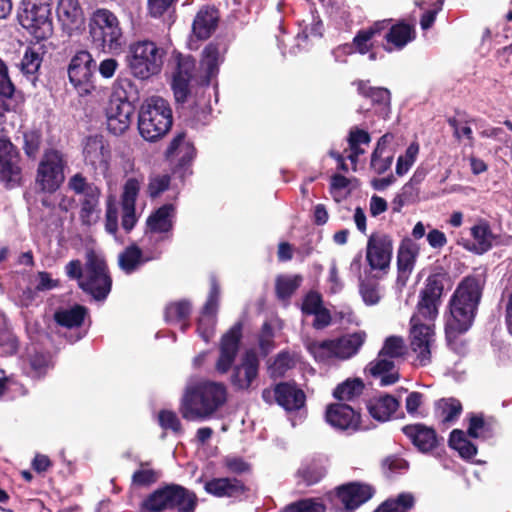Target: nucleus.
Instances as JSON below:
<instances>
[{"label":"nucleus","instance_id":"4468645a","mask_svg":"<svg viewBox=\"0 0 512 512\" xmlns=\"http://www.w3.org/2000/svg\"><path fill=\"white\" fill-rule=\"evenodd\" d=\"M134 106L119 92H114L106 108L107 128L114 135L123 134L131 124Z\"/></svg>","mask_w":512,"mask_h":512},{"label":"nucleus","instance_id":"0e129e2a","mask_svg":"<svg viewBox=\"0 0 512 512\" xmlns=\"http://www.w3.org/2000/svg\"><path fill=\"white\" fill-rule=\"evenodd\" d=\"M158 420L163 429H170L175 433L181 432V422L175 412L162 410L159 413Z\"/></svg>","mask_w":512,"mask_h":512},{"label":"nucleus","instance_id":"ea45409f","mask_svg":"<svg viewBox=\"0 0 512 512\" xmlns=\"http://www.w3.org/2000/svg\"><path fill=\"white\" fill-rule=\"evenodd\" d=\"M100 195L101 192L90 196L86 195V197H83L81 200L79 218L83 225L91 226L99 220L101 212L99 208Z\"/></svg>","mask_w":512,"mask_h":512},{"label":"nucleus","instance_id":"603ef678","mask_svg":"<svg viewBox=\"0 0 512 512\" xmlns=\"http://www.w3.org/2000/svg\"><path fill=\"white\" fill-rule=\"evenodd\" d=\"M420 189L407 182L393 200V210L400 212L405 205L416 203L419 200Z\"/></svg>","mask_w":512,"mask_h":512},{"label":"nucleus","instance_id":"e2e57ef3","mask_svg":"<svg viewBox=\"0 0 512 512\" xmlns=\"http://www.w3.org/2000/svg\"><path fill=\"white\" fill-rule=\"evenodd\" d=\"M360 294L367 305H375L381 298L379 285L371 282L361 283Z\"/></svg>","mask_w":512,"mask_h":512},{"label":"nucleus","instance_id":"49530a36","mask_svg":"<svg viewBox=\"0 0 512 512\" xmlns=\"http://www.w3.org/2000/svg\"><path fill=\"white\" fill-rule=\"evenodd\" d=\"M161 477V471L150 468L149 462H140L139 469L132 475V484L146 487L156 483Z\"/></svg>","mask_w":512,"mask_h":512},{"label":"nucleus","instance_id":"774afa93","mask_svg":"<svg viewBox=\"0 0 512 512\" xmlns=\"http://www.w3.org/2000/svg\"><path fill=\"white\" fill-rule=\"evenodd\" d=\"M14 90V85L8 75V68L0 59V97L11 98Z\"/></svg>","mask_w":512,"mask_h":512},{"label":"nucleus","instance_id":"bb28decb","mask_svg":"<svg viewBox=\"0 0 512 512\" xmlns=\"http://www.w3.org/2000/svg\"><path fill=\"white\" fill-rule=\"evenodd\" d=\"M366 371L373 377L380 379L381 386H389L395 384L399 380V372L392 359L384 357L380 354L371 361Z\"/></svg>","mask_w":512,"mask_h":512},{"label":"nucleus","instance_id":"b1692460","mask_svg":"<svg viewBox=\"0 0 512 512\" xmlns=\"http://www.w3.org/2000/svg\"><path fill=\"white\" fill-rule=\"evenodd\" d=\"M373 489L369 485L350 483L338 488L337 496L344 505L346 512H351L373 495Z\"/></svg>","mask_w":512,"mask_h":512},{"label":"nucleus","instance_id":"de8ad7c7","mask_svg":"<svg viewBox=\"0 0 512 512\" xmlns=\"http://www.w3.org/2000/svg\"><path fill=\"white\" fill-rule=\"evenodd\" d=\"M172 238L171 235L164 234L161 232H152V230L146 229L144 237H143V248L142 250L145 252L147 256L151 254L157 253L158 259L162 255V250L160 248L161 244L167 241H170Z\"/></svg>","mask_w":512,"mask_h":512},{"label":"nucleus","instance_id":"1a4fd4ad","mask_svg":"<svg viewBox=\"0 0 512 512\" xmlns=\"http://www.w3.org/2000/svg\"><path fill=\"white\" fill-rule=\"evenodd\" d=\"M49 0H23L18 20L37 40L48 38L53 32Z\"/></svg>","mask_w":512,"mask_h":512},{"label":"nucleus","instance_id":"c03bdc74","mask_svg":"<svg viewBox=\"0 0 512 512\" xmlns=\"http://www.w3.org/2000/svg\"><path fill=\"white\" fill-rule=\"evenodd\" d=\"M42 63L41 53L35 48L28 47L20 63V69L32 83L35 82V74L38 72Z\"/></svg>","mask_w":512,"mask_h":512},{"label":"nucleus","instance_id":"7c9ffc66","mask_svg":"<svg viewBox=\"0 0 512 512\" xmlns=\"http://www.w3.org/2000/svg\"><path fill=\"white\" fill-rule=\"evenodd\" d=\"M415 38L413 26L406 23H398L392 25L385 35V50L392 52L393 50L403 49L409 42Z\"/></svg>","mask_w":512,"mask_h":512},{"label":"nucleus","instance_id":"4d7b16f0","mask_svg":"<svg viewBox=\"0 0 512 512\" xmlns=\"http://www.w3.org/2000/svg\"><path fill=\"white\" fill-rule=\"evenodd\" d=\"M419 153V145L416 142L411 143L404 155L399 156L396 163V174L403 176L415 163Z\"/></svg>","mask_w":512,"mask_h":512},{"label":"nucleus","instance_id":"f3484780","mask_svg":"<svg viewBox=\"0 0 512 512\" xmlns=\"http://www.w3.org/2000/svg\"><path fill=\"white\" fill-rule=\"evenodd\" d=\"M20 179L18 152L8 139L0 137V181L13 187L19 184Z\"/></svg>","mask_w":512,"mask_h":512},{"label":"nucleus","instance_id":"4be33fe9","mask_svg":"<svg viewBox=\"0 0 512 512\" xmlns=\"http://www.w3.org/2000/svg\"><path fill=\"white\" fill-rule=\"evenodd\" d=\"M419 245L410 238L402 240L397 254V283L404 286L412 273L419 255Z\"/></svg>","mask_w":512,"mask_h":512},{"label":"nucleus","instance_id":"6e6552de","mask_svg":"<svg viewBox=\"0 0 512 512\" xmlns=\"http://www.w3.org/2000/svg\"><path fill=\"white\" fill-rule=\"evenodd\" d=\"M164 50L153 41L143 40L130 46L128 66L131 74L145 80L161 71Z\"/></svg>","mask_w":512,"mask_h":512},{"label":"nucleus","instance_id":"6e6d98bb","mask_svg":"<svg viewBox=\"0 0 512 512\" xmlns=\"http://www.w3.org/2000/svg\"><path fill=\"white\" fill-rule=\"evenodd\" d=\"M52 367L51 356L48 353H34L30 358V375L35 378L44 376Z\"/></svg>","mask_w":512,"mask_h":512},{"label":"nucleus","instance_id":"e433bc0d","mask_svg":"<svg viewBox=\"0 0 512 512\" xmlns=\"http://www.w3.org/2000/svg\"><path fill=\"white\" fill-rule=\"evenodd\" d=\"M462 404L456 398H442L435 404L437 418L444 425L454 424L462 413Z\"/></svg>","mask_w":512,"mask_h":512},{"label":"nucleus","instance_id":"aec40b11","mask_svg":"<svg viewBox=\"0 0 512 512\" xmlns=\"http://www.w3.org/2000/svg\"><path fill=\"white\" fill-rule=\"evenodd\" d=\"M326 421L336 429L356 431L360 425V415L351 406L336 403L328 406Z\"/></svg>","mask_w":512,"mask_h":512},{"label":"nucleus","instance_id":"5701e85b","mask_svg":"<svg viewBox=\"0 0 512 512\" xmlns=\"http://www.w3.org/2000/svg\"><path fill=\"white\" fill-rule=\"evenodd\" d=\"M402 432L410 442L422 453H428L437 446V435L433 428L421 423L402 427Z\"/></svg>","mask_w":512,"mask_h":512},{"label":"nucleus","instance_id":"a211bd4d","mask_svg":"<svg viewBox=\"0 0 512 512\" xmlns=\"http://www.w3.org/2000/svg\"><path fill=\"white\" fill-rule=\"evenodd\" d=\"M210 292L208 295V299L203 307L201 316L198 320L197 331L199 336L205 341L208 342L211 337L214 335L216 318L215 315L218 309V302L220 297V288L215 279V277H211L210 280Z\"/></svg>","mask_w":512,"mask_h":512},{"label":"nucleus","instance_id":"37998d69","mask_svg":"<svg viewBox=\"0 0 512 512\" xmlns=\"http://www.w3.org/2000/svg\"><path fill=\"white\" fill-rule=\"evenodd\" d=\"M86 309L82 306H75L71 309L61 310L55 313V321L67 328L80 327L84 321Z\"/></svg>","mask_w":512,"mask_h":512},{"label":"nucleus","instance_id":"7ed1b4c3","mask_svg":"<svg viewBox=\"0 0 512 512\" xmlns=\"http://www.w3.org/2000/svg\"><path fill=\"white\" fill-rule=\"evenodd\" d=\"M70 279L78 281L79 287L93 299L103 301L111 291L112 279L104 257L95 251H88L85 264L80 260H72L65 266Z\"/></svg>","mask_w":512,"mask_h":512},{"label":"nucleus","instance_id":"bf43d9fd","mask_svg":"<svg viewBox=\"0 0 512 512\" xmlns=\"http://www.w3.org/2000/svg\"><path fill=\"white\" fill-rule=\"evenodd\" d=\"M171 177L169 174H152L149 177L147 193L151 198L159 197L169 188Z\"/></svg>","mask_w":512,"mask_h":512},{"label":"nucleus","instance_id":"2eb2a0df","mask_svg":"<svg viewBox=\"0 0 512 512\" xmlns=\"http://www.w3.org/2000/svg\"><path fill=\"white\" fill-rule=\"evenodd\" d=\"M96 62L92 55L86 50L78 51L70 61L68 66V76L70 82L76 88H80L83 92L87 93L93 87L91 80Z\"/></svg>","mask_w":512,"mask_h":512},{"label":"nucleus","instance_id":"9b49d317","mask_svg":"<svg viewBox=\"0 0 512 512\" xmlns=\"http://www.w3.org/2000/svg\"><path fill=\"white\" fill-rule=\"evenodd\" d=\"M410 346L416 355L414 365L427 366L431 363V349L434 344V324L418 321L417 317L410 320Z\"/></svg>","mask_w":512,"mask_h":512},{"label":"nucleus","instance_id":"473e14b6","mask_svg":"<svg viewBox=\"0 0 512 512\" xmlns=\"http://www.w3.org/2000/svg\"><path fill=\"white\" fill-rule=\"evenodd\" d=\"M275 400L286 410H297L304 405V392L288 383H280L275 387Z\"/></svg>","mask_w":512,"mask_h":512},{"label":"nucleus","instance_id":"c9c22d12","mask_svg":"<svg viewBox=\"0 0 512 512\" xmlns=\"http://www.w3.org/2000/svg\"><path fill=\"white\" fill-rule=\"evenodd\" d=\"M171 484H166L150 493L142 502V512L170 511Z\"/></svg>","mask_w":512,"mask_h":512},{"label":"nucleus","instance_id":"ddd939ff","mask_svg":"<svg viewBox=\"0 0 512 512\" xmlns=\"http://www.w3.org/2000/svg\"><path fill=\"white\" fill-rule=\"evenodd\" d=\"M393 240L384 232L372 233L366 245V261L371 270L386 271L392 259Z\"/></svg>","mask_w":512,"mask_h":512},{"label":"nucleus","instance_id":"69168bd1","mask_svg":"<svg viewBox=\"0 0 512 512\" xmlns=\"http://www.w3.org/2000/svg\"><path fill=\"white\" fill-rule=\"evenodd\" d=\"M323 307L324 306L321 295L317 292L311 291L305 296L303 300L302 312L307 315H313Z\"/></svg>","mask_w":512,"mask_h":512},{"label":"nucleus","instance_id":"20e7f679","mask_svg":"<svg viewBox=\"0 0 512 512\" xmlns=\"http://www.w3.org/2000/svg\"><path fill=\"white\" fill-rule=\"evenodd\" d=\"M480 299V284L475 278L464 279L450 301L452 319L446 325L448 337L452 333L466 332L476 316Z\"/></svg>","mask_w":512,"mask_h":512},{"label":"nucleus","instance_id":"72a5a7b5","mask_svg":"<svg viewBox=\"0 0 512 512\" xmlns=\"http://www.w3.org/2000/svg\"><path fill=\"white\" fill-rule=\"evenodd\" d=\"M225 53L226 46L222 43L212 42L204 48L200 66L205 71L208 80L217 74L218 67L223 62Z\"/></svg>","mask_w":512,"mask_h":512},{"label":"nucleus","instance_id":"c756f323","mask_svg":"<svg viewBox=\"0 0 512 512\" xmlns=\"http://www.w3.org/2000/svg\"><path fill=\"white\" fill-rule=\"evenodd\" d=\"M166 156L171 161L177 162L180 166L189 164L195 156L193 144L186 139L184 133L178 134L167 148Z\"/></svg>","mask_w":512,"mask_h":512},{"label":"nucleus","instance_id":"79ce46f5","mask_svg":"<svg viewBox=\"0 0 512 512\" xmlns=\"http://www.w3.org/2000/svg\"><path fill=\"white\" fill-rule=\"evenodd\" d=\"M385 21L376 22L373 26L360 30L353 39V46L360 54L369 52L372 47V38L384 29Z\"/></svg>","mask_w":512,"mask_h":512},{"label":"nucleus","instance_id":"864d4df0","mask_svg":"<svg viewBox=\"0 0 512 512\" xmlns=\"http://www.w3.org/2000/svg\"><path fill=\"white\" fill-rule=\"evenodd\" d=\"M406 352L404 340L400 336H389L384 341L383 347L378 354L389 359H397L402 357Z\"/></svg>","mask_w":512,"mask_h":512},{"label":"nucleus","instance_id":"f704fd0d","mask_svg":"<svg viewBox=\"0 0 512 512\" xmlns=\"http://www.w3.org/2000/svg\"><path fill=\"white\" fill-rule=\"evenodd\" d=\"M398 408L399 401L389 394L375 397L368 404L370 415L381 422L388 421Z\"/></svg>","mask_w":512,"mask_h":512},{"label":"nucleus","instance_id":"423d86ee","mask_svg":"<svg viewBox=\"0 0 512 512\" xmlns=\"http://www.w3.org/2000/svg\"><path fill=\"white\" fill-rule=\"evenodd\" d=\"M89 35L93 46L106 53L120 51L123 32L117 16L108 9H96L89 18Z\"/></svg>","mask_w":512,"mask_h":512},{"label":"nucleus","instance_id":"2f4dec72","mask_svg":"<svg viewBox=\"0 0 512 512\" xmlns=\"http://www.w3.org/2000/svg\"><path fill=\"white\" fill-rule=\"evenodd\" d=\"M198 505L197 495L179 484H171L170 511L195 512Z\"/></svg>","mask_w":512,"mask_h":512},{"label":"nucleus","instance_id":"f257e3e1","mask_svg":"<svg viewBox=\"0 0 512 512\" xmlns=\"http://www.w3.org/2000/svg\"><path fill=\"white\" fill-rule=\"evenodd\" d=\"M240 337V324H235L222 336L215 370L220 375L230 371L229 382L235 391H251L258 386L260 361L255 351L248 350L232 366L238 354Z\"/></svg>","mask_w":512,"mask_h":512},{"label":"nucleus","instance_id":"58836bf2","mask_svg":"<svg viewBox=\"0 0 512 512\" xmlns=\"http://www.w3.org/2000/svg\"><path fill=\"white\" fill-rule=\"evenodd\" d=\"M218 16L213 9L200 10L193 22V32L199 39H207L217 26Z\"/></svg>","mask_w":512,"mask_h":512},{"label":"nucleus","instance_id":"052dcab7","mask_svg":"<svg viewBox=\"0 0 512 512\" xmlns=\"http://www.w3.org/2000/svg\"><path fill=\"white\" fill-rule=\"evenodd\" d=\"M294 364L292 356L288 352H281L277 355L269 369L273 376H282Z\"/></svg>","mask_w":512,"mask_h":512},{"label":"nucleus","instance_id":"4c0bfd02","mask_svg":"<svg viewBox=\"0 0 512 512\" xmlns=\"http://www.w3.org/2000/svg\"><path fill=\"white\" fill-rule=\"evenodd\" d=\"M194 62L186 59L179 63L178 71L174 75L172 88L177 102H184L188 94V83L191 79L190 68Z\"/></svg>","mask_w":512,"mask_h":512},{"label":"nucleus","instance_id":"9d476101","mask_svg":"<svg viewBox=\"0 0 512 512\" xmlns=\"http://www.w3.org/2000/svg\"><path fill=\"white\" fill-rule=\"evenodd\" d=\"M67 164L64 155L56 149L44 152L36 175V185L42 192L53 193L63 183L64 168Z\"/></svg>","mask_w":512,"mask_h":512},{"label":"nucleus","instance_id":"8fccbe9b","mask_svg":"<svg viewBox=\"0 0 512 512\" xmlns=\"http://www.w3.org/2000/svg\"><path fill=\"white\" fill-rule=\"evenodd\" d=\"M414 498L411 494L403 493L397 499H389L382 503L374 512H408L413 507Z\"/></svg>","mask_w":512,"mask_h":512},{"label":"nucleus","instance_id":"393cba45","mask_svg":"<svg viewBox=\"0 0 512 512\" xmlns=\"http://www.w3.org/2000/svg\"><path fill=\"white\" fill-rule=\"evenodd\" d=\"M158 254L147 256L136 244L126 247L118 255V265L125 274H132L149 261L157 260Z\"/></svg>","mask_w":512,"mask_h":512},{"label":"nucleus","instance_id":"680f3d73","mask_svg":"<svg viewBox=\"0 0 512 512\" xmlns=\"http://www.w3.org/2000/svg\"><path fill=\"white\" fill-rule=\"evenodd\" d=\"M211 108L205 100H200L190 111V120L193 126L198 127L207 123Z\"/></svg>","mask_w":512,"mask_h":512},{"label":"nucleus","instance_id":"c85d7f7f","mask_svg":"<svg viewBox=\"0 0 512 512\" xmlns=\"http://www.w3.org/2000/svg\"><path fill=\"white\" fill-rule=\"evenodd\" d=\"M356 84L359 94L369 99L376 106L377 112L387 115L391 101L390 91L383 87H372L368 81L360 80Z\"/></svg>","mask_w":512,"mask_h":512},{"label":"nucleus","instance_id":"a878e982","mask_svg":"<svg viewBox=\"0 0 512 512\" xmlns=\"http://www.w3.org/2000/svg\"><path fill=\"white\" fill-rule=\"evenodd\" d=\"M83 154L86 163L93 166L95 169H107L110 152L101 136L88 137L85 142Z\"/></svg>","mask_w":512,"mask_h":512},{"label":"nucleus","instance_id":"6ab92c4d","mask_svg":"<svg viewBox=\"0 0 512 512\" xmlns=\"http://www.w3.org/2000/svg\"><path fill=\"white\" fill-rule=\"evenodd\" d=\"M196 482L203 483L205 492L217 498H239L246 491L243 482L237 478L222 477L204 480L201 476Z\"/></svg>","mask_w":512,"mask_h":512},{"label":"nucleus","instance_id":"f03ea898","mask_svg":"<svg viewBox=\"0 0 512 512\" xmlns=\"http://www.w3.org/2000/svg\"><path fill=\"white\" fill-rule=\"evenodd\" d=\"M228 389L222 382L199 380L189 382L184 390L180 413L188 421L212 418L227 402Z\"/></svg>","mask_w":512,"mask_h":512},{"label":"nucleus","instance_id":"0eeeda50","mask_svg":"<svg viewBox=\"0 0 512 512\" xmlns=\"http://www.w3.org/2000/svg\"><path fill=\"white\" fill-rule=\"evenodd\" d=\"M366 338V332L357 331L336 339L312 342L308 345V350L318 362L345 361L359 352Z\"/></svg>","mask_w":512,"mask_h":512},{"label":"nucleus","instance_id":"cd10ccee","mask_svg":"<svg viewBox=\"0 0 512 512\" xmlns=\"http://www.w3.org/2000/svg\"><path fill=\"white\" fill-rule=\"evenodd\" d=\"M176 210L173 204H164L156 209L146 221V229L172 236Z\"/></svg>","mask_w":512,"mask_h":512},{"label":"nucleus","instance_id":"09e8293b","mask_svg":"<svg viewBox=\"0 0 512 512\" xmlns=\"http://www.w3.org/2000/svg\"><path fill=\"white\" fill-rule=\"evenodd\" d=\"M363 387L361 380L348 379L335 388L333 395L338 400L350 401L362 393Z\"/></svg>","mask_w":512,"mask_h":512},{"label":"nucleus","instance_id":"a19ab883","mask_svg":"<svg viewBox=\"0 0 512 512\" xmlns=\"http://www.w3.org/2000/svg\"><path fill=\"white\" fill-rule=\"evenodd\" d=\"M191 312V305L188 301L182 300L175 303H171L167 305L165 309V320L168 323H178L182 322L181 330L185 331L188 327V324L185 323L189 318Z\"/></svg>","mask_w":512,"mask_h":512},{"label":"nucleus","instance_id":"412c9836","mask_svg":"<svg viewBox=\"0 0 512 512\" xmlns=\"http://www.w3.org/2000/svg\"><path fill=\"white\" fill-rule=\"evenodd\" d=\"M57 17L69 35L80 30L84 24V13L78 0H59Z\"/></svg>","mask_w":512,"mask_h":512},{"label":"nucleus","instance_id":"a18cd8bd","mask_svg":"<svg viewBox=\"0 0 512 512\" xmlns=\"http://www.w3.org/2000/svg\"><path fill=\"white\" fill-rule=\"evenodd\" d=\"M371 141L370 135L367 131L354 128L350 131L348 142H349V148H350V154L348 155V158L353 162L356 163L358 160V157L363 154L365 151L360 146L368 145Z\"/></svg>","mask_w":512,"mask_h":512},{"label":"nucleus","instance_id":"338daca9","mask_svg":"<svg viewBox=\"0 0 512 512\" xmlns=\"http://www.w3.org/2000/svg\"><path fill=\"white\" fill-rule=\"evenodd\" d=\"M283 512H325V507L319 502L307 499L290 505Z\"/></svg>","mask_w":512,"mask_h":512},{"label":"nucleus","instance_id":"dca6fc26","mask_svg":"<svg viewBox=\"0 0 512 512\" xmlns=\"http://www.w3.org/2000/svg\"><path fill=\"white\" fill-rule=\"evenodd\" d=\"M480 431V416L472 414L469 419L467 433L460 429H454L450 433L449 446L458 451L464 459H472L477 454V446L470 438H478Z\"/></svg>","mask_w":512,"mask_h":512},{"label":"nucleus","instance_id":"3c124183","mask_svg":"<svg viewBox=\"0 0 512 512\" xmlns=\"http://www.w3.org/2000/svg\"><path fill=\"white\" fill-rule=\"evenodd\" d=\"M300 275H280L276 279V293L280 299L289 298L300 286Z\"/></svg>","mask_w":512,"mask_h":512},{"label":"nucleus","instance_id":"39448f33","mask_svg":"<svg viewBox=\"0 0 512 512\" xmlns=\"http://www.w3.org/2000/svg\"><path fill=\"white\" fill-rule=\"evenodd\" d=\"M172 123V109L167 100L151 96L142 103L138 113V130L146 141L161 139L171 129Z\"/></svg>","mask_w":512,"mask_h":512},{"label":"nucleus","instance_id":"5fc2aeb1","mask_svg":"<svg viewBox=\"0 0 512 512\" xmlns=\"http://www.w3.org/2000/svg\"><path fill=\"white\" fill-rule=\"evenodd\" d=\"M143 178L130 177L125 181L121 195V206H135Z\"/></svg>","mask_w":512,"mask_h":512},{"label":"nucleus","instance_id":"f8f14e48","mask_svg":"<svg viewBox=\"0 0 512 512\" xmlns=\"http://www.w3.org/2000/svg\"><path fill=\"white\" fill-rule=\"evenodd\" d=\"M443 283L438 275L429 276L424 288L420 291L417 312L412 317L418 321H426L433 324L438 316V308L441 303Z\"/></svg>","mask_w":512,"mask_h":512},{"label":"nucleus","instance_id":"13d9d810","mask_svg":"<svg viewBox=\"0 0 512 512\" xmlns=\"http://www.w3.org/2000/svg\"><path fill=\"white\" fill-rule=\"evenodd\" d=\"M68 187L76 194L83 195V197L101 192L97 186L88 183L86 178L80 173L73 175L69 179Z\"/></svg>","mask_w":512,"mask_h":512}]
</instances>
